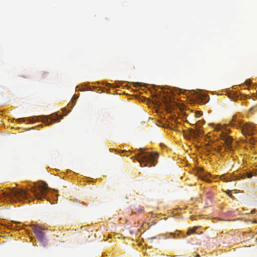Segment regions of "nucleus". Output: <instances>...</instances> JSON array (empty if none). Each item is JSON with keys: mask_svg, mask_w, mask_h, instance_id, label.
<instances>
[{"mask_svg": "<svg viewBox=\"0 0 257 257\" xmlns=\"http://www.w3.org/2000/svg\"><path fill=\"white\" fill-rule=\"evenodd\" d=\"M222 140L224 141L226 145L225 150L227 151L232 152L233 151V147L232 145V138L231 137L226 134H222L221 136Z\"/></svg>", "mask_w": 257, "mask_h": 257, "instance_id": "0eeeda50", "label": "nucleus"}, {"mask_svg": "<svg viewBox=\"0 0 257 257\" xmlns=\"http://www.w3.org/2000/svg\"><path fill=\"white\" fill-rule=\"evenodd\" d=\"M245 178V176H243L242 178Z\"/></svg>", "mask_w": 257, "mask_h": 257, "instance_id": "6ab92c4d", "label": "nucleus"}, {"mask_svg": "<svg viewBox=\"0 0 257 257\" xmlns=\"http://www.w3.org/2000/svg\"><path fill=\"white\" fill-rule=\"evenodd\" d=\"M31 226L38 240L43 244V246H46L47 244V241L45 237L46 229L38 225L33 224Z\"/></svg>", "mask_w": 257, "mask_h": 257, "instance_id": "39448f33", "label": "nucleus"}, {"mask_svg": "<svg viewBox=\"0 0 257 257\" xmlns=\"http://www.w3.org/2000/svg\"><path fill=\"white\" fill-rule=\"evenodd\" d=\"M190 134L191 136H195L196 135L195 131L192 129L190 130Z\"/></svg>", "mask_w": 257, "mask_h": 257, "instance_id": "ddd939ff", "label": "nucleus"}, {"mask_svg": "<svg viewBox=\"0 0 257 257\" xmlns=\"http://www.w3.org/2000/svg\"><path fill=\"white\" fill-rule=\"evenodd\" d=\"M221 148H221V147H219V148H218V151L219 152H221Z\"/></svg>", "mask_w": 257, "mask_h": 257, "instance_id": "a211bd4d", "label": "nucleus"}, {"mask_svg": "<svg viewBox=\"0 0 257 257\" xmlns=\"http://www.w3.org/2000/svg\"><path fill=\"white\" fill-rule=\"evenodd\" d=\"M27 118H19L18 120L19 121H24L25 120H27Z\"/></svg>", "mask_w": 257, "mask_h": 257, "instance_id": "dca6fc26", "label": "nucleus"}, {"mask_svg": "<svg viewBox=\"0 0 257 257\" xmlns=\"http://www.w3.org/2000/svg\"><path fill=\"white\" fill-rule=\"evenodd\" d=\"M165 103H166L167 104L168 103V102H165Z\"/></svg>", "mask_w": 257, "mask_h": 257, "instance_id": "aec40b11", "label": "nucleus"}, {"mask_svg": "<svg viewBox=\"0 0 257 257\" xmlns=\"http://www.w3.org/2000/svg\"><path fill=\"white\" fill-rule=\"evenodd\" d=\"M208 176H210V174H207V175H201L200 174L199 175V178H200L201 180L205 181L206 182H210V180L208 178Z\"/></svg>", "mask_w": 257, "mask_h": 257, "instance_id": "6e6552de", "label": "nucleus"}, {"mask_svg": "<svg viewBox=\"0 0 257 257\" xmlns=\"http://www.w3.org/2000/svg\"><path fill=\"white\" fill-rule=\"evenodd\" d=\"M221 179L223 180L224 182H228V179H226V178L224 176H221Z\"/></svg>", "mask_w": 257, "mask_h": 257, "instance_id": "2eb2a0df", "label": "nucleus"}, {"mask_svg": "<svg viewBox=\"0 0 257 257\" xmlns=\"http://www.w3.org/2000/svg\"><path fill=\"white\" fill-rule=\"evenodd\" d=\"M145 149L140 148L139 151L141 153L138 154L137 161L140 163L141 167H145L150 165V166L156 165V159H158L159 154L157 153L154 154L149 152H145Z\"/></svg>", "mask_w": 257, "mask_h": 257, "instance_id": "f03ea898", "label": "nucleus"}, {"mask_svg": "<svg viewBox=\"0 0 257 257\" xmlns=\"http://www.w3.org/2000/svg\"><path fill=\"white\" fill-rule=\"evenodd\" d=\"M30 197V195L25 190L22 189H16L15 187L2 192L0 196V200L8 199V201L16 202L17 199L21 201L23 199L27 200Z\"/></svg>", "mask_w": 257, "mask_h": 257, "instance_id": "f257e3e1", "label": "nucleus"}, {"mask_svg": "<svg viewBox=\"0 0 257 257\" xmlns=\"http://www.w3.org/2000/svg\"><path fill=\"white\" fill-rule=\"evenodd\" d=\"M41 120L46 123V125H50L55 123L57 120L60 119L62 117L58 114L53 113L49 115H42L40 116Z\"/></svg>", "mask_w": 257, "mask_h": 257, "instance_id": "423d86ee", "label": "nucleus"}, {"mask_svg": "<svg viewBox=\"0 0 257 257\" xmlns=\"http://www.w3.org/2000/svg\"><path fill=\"white\" fill-rule=\"evenodd\" d=\"M197 229V227H194L193 228L189 229L187 232V234L190 235V234L193 233V232H194L195 231V230Z\"/></svg>", "mask_w": 257, "mask_h": 257, "instance_id": "1a4fd4ad", "label": "nucleus"}, {"mask_svg": "<svg viewBox=\"0 0 257 257\" xmlns=\"http://www.w3.org/2000/svg\"><path fill=\"white\" fill-rule=\"evenodd\" d=\"M253 175L251 173H247L246 176L248 178H250L252 177Z\"/></svg>", "mask_w": 257, "mask_h": 257, "instance_id": "4468645a", "label": "nucleus"}, {"mask_svg": "<svg viewBox=\"0 0 257 257\" xmlns=\"http://www.w3.org/2000/svg\"><path fill=\"white\" fill-rule=\"evenodd\" d=\"M48 76V73H46V72H43L42 74V78L43 79L44 78H45L47 76Z\"/></svg>", "mask_w": 257, "mask_h": 257, "instance_id": "9d476101", "label": "nucleus"}, {"mask_svg": "<svg viewBox=\"0 0 257 257\" xmlns=\"http://www.w3.org/2000/svg\"><path fill=\"white\" fill-rule=\"evenodd\" d=\"M230 191L228 190V191H226V194H227V195H228V196H229L230 197L234 198V196H233V195H232V194H230Z\"/></svg>", "mask_w": 257, "mask_h": 257, "instance_id": "9b49d317", "label": "nucleus"}, {"mask_svg": "<svg viewBox=\"0 0 257 257\" xmlns=\"http://www.w3.org/2000/svg\"><path fill=\"white\" fill-rule=\"evenodd\" d=\"M229 124L237 128H240L242 134L245 136H250L253 135V124L251 123L242 124L241 120L238 119L236 116H233L232 119L229 121Z\"/></svg>", "mask_w": 257, "mask_h": 257, "instance_id": "7ed1b4c3", "label": "nucleus"}, {"mask_svg": "<svg viewBox=\"0 0 257 257\" xmlns=\"http://www.w3.org/2000/svg\"><path fill=\"white\" fill-rule=\"evenodd\" d=\"M48 187L46 183L43 185L34 183V185L30 188L31 192L34 194L35 199L42 200V198H46L47 191Z\"/></svg>", "mask_w": 257, "mask_h": 257, "instance_id": "20e7f679", "label": "nucleus"}, {"mask_svg": "<svg viewBox=\"0 0 257 257\" xmlns=\"http://www.w3.org/2000/svg\"><path fill=\"white\" fill-rule=\"evenodd\" d=\"M135 85L137 86H140L141 85V83L140 82H136L135 83Z\"/></svg>", "mask_w": 257, "mask_h": 257, "instance_id": "f3484780", "label": "nucleus"}, {"mask_svg": "<svg viewBox=\"0 0 257 257\" xmlns=\"http://www.w3.org/2000/svg\"><path fill=\"white\" fill-rule=\"evenodd\" d=\"M196 115L197 117H199L202 115V112L201 111H197Z\"/></svg>", "mask_w": 257, "mask_h": 257, "instance_id": "f8f14e48", "label": "nucleus"}]
</instances>
